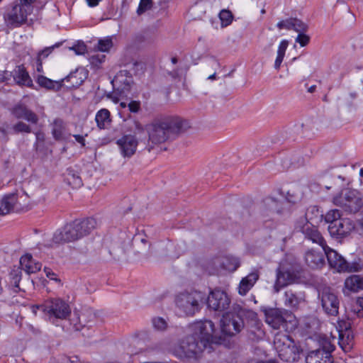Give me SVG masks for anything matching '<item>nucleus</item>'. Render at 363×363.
<instances>
[{"mask_svg": "<svg viewBox=\"0 0 363 363\" xmlns=\"http://www.w3.org/2000/svg\"><path fill=\"white\" fill-rule=\"evenodd\" d=\"M233 14L230 11L223 9L219 13V18L221 22V27L225 28L230 25L233 21Z\"/></svg>", "mask_w": 363, "mask_h": 363, "instance_id": "nucleus-34", "label": "nucleus"}, {"mask_svg": "<svg viewBox=\"0 0 363 363\" xmlns=\"http://www.w3.org/2000/svg\"><path fill=\"white\" fill-rule=\"evenodd\" d=\"M322 348L312 350L306 357V363H333L331 352L334 350L330 341L325 337L321 338Z\"/></svg>", "mask_w": 363, "mask_h": 363, "instance_id": "nucleus-13", "label": "nucleus"}, {"mask_svg": "<svg viewBox=\"0 0 363 363\" xmlns=\"http://www.w3.org/2000/svg\"><path fill=\"white\" fill-rule=\"evenodd\" d=\"M238 258L233 256H225L221 262V267L229 272H234L240 267Z\"/></svg>", "mask_w": 363, "mask_h": 363, "instance_id": "nucleus-31", "label": "nucleus"}, {"mask_svg": "<svg viewBox=\"0 0 363 363\" xmlns=\"http://www.w3.org/2000/svg\"><path fill=\"white\" fill-rule=\"evenodd\" d=\"M86 1L89 6L94 7L99 4V3L101 1V0H86Z\"/></svg>", "mask_w": 363, "mask_h": 363, "instance_id": "nucleus-57", "label": "nucleus"}, {"mask_svg": "<svg viewBox=\"0 0 363 363\" xmlns=\"http://www.w3.org/2000/svg\"><path fill=\"white\" fill-rule=\"evenodd\" d=\"M303 300L301 294H296L292 290H287L284 293V305L289 308H297L300 303Z\"/></svg>", "mask_w": 363, "mask_h": 363, "instance_id": "nucleus-29", "label": "nucleus"}, {"mask_svg": "<svg viewBox=\"0 0 363 363\" xmlns=\"http://www.w3.org/2000/svg\"><path fill=\"white\" fill-rule=\"evenodd\" d=\"M152 325L157 330L162 331L167 327L166 320L160 317H156L152 319Z\"/></svg>", "mask_w": 363, "mask_h": 363, "instance_id": "nucleus-38", "label": "nucleus"}, {"mask_svg": "<svg viewBox=\"0 0 363 363\" xmlns=\"http://www.w3.org/2000/svg\"><path fill=\"white\" fill-rule=\"evenodd\" d=\"M355 225L350 218H341L328 225L330 234L336 238H344L349 235L354 230Z\"/></svg>", "mask_w": 363, "mask_h": 363, "instance_id": "nucleus-17", "label": "nucleus"}, {"mask_svg": "<svg viewBox=\"0 0 363 363\" xmlns=\"http://www.w3.org/2000/svg\"><path fill=\"white\" fill-rule=\"evenodd\" d=\"M205 299L206 296L203 292L187 289L176 294L174 302L179 313L191 316L201 309Z\"/></svg>", "mask_w": 363, "mask_h": 363, "instance_id": "nucleus-3", "label": "nucleus"}, {"mask_svg": "<svg viewBox=\"0 0 363 363\" xmlns=\"http://www.w3.org/2000/svg\"><path fill=\"white\" fill-rule=\"evenodd\" d=\"M316 89V86L315 85H312L310 87L308 88V91L309 93H313Z\"/></svg>", "mask_w": 363, "mask_h": 363, "instance_id": "nucleus-63", "label": "nucleus"}, {"mask_svg": "<svg viewBox=\"0 0 363 363\" xmlns=\"http://www.w3.org/2000/svg\"><path fill=\"white\" fill-rule=\"evenodd\" d=\"M187 121L177 116H165L147 125L149 140L154 144H161L169 139L172 134H177L189 128Z\"/></svg>", "mask_w": 363, "mask_h": 363, "instance_id": "nucleus-2", "label": "nucleus"}, {"mask_svg": "<svg viewBox=\"0 0 363 363\" xmlns=\"http://www.w3.org/2000/svg\"><path fill=\"white\" fill-rule=\"evenodd\" d=\"M95 121L99 128H106L111 123L109 111L106 108L99 110L96 114Z\"/></svg>", "mask_w": 363, "mask_h": 363, "instance_id": "nucleus-30", "label": "nucleus"}, {"mask_svg": "<svg viewBox=\"0 0 363 363\" xmlns=\"http://www.w3.org/2000/svg\"><path fill=\"white\" fill-rule=\"evenodd\" d=\"M301 230L307 239L311 240L314 243L318 244L322 247V250L325 246H327L326 242L320 233L310 221H308L305 225H303Z\"/></svg>", "mask_w": 363, "mask_h": 363, "instance_id": "nucleus-19", "label": "nucleus"}, {"mask_svg": "<svg viewBox=\"0 0 363 363\" xmlns=\"http://www.w3.org/2000/svg\"><path fill=\"white\" fill-rule=\"evenodd\" d=\"M77 55H83L86 51V46L83 42H77L71 48Z\"/></svg>", "mask_w": 363, "mask_h": 363, "instance_id": "nucleus-41", "label": "nucleus"}, {"mask_svg": "<svg viewBox=\"0 0 363 363\" xmlns=\"http://www.w3.org/2000/svg\"><path fill=\"white\" fill-rule=\"evenodd\" d=\"M128 107L131 113H138L140 108V102L138 101H132L128 104Z\"/></svg>", "mask_w": 363, "mask_h": 363, "instance_id": "nucleus-47", "label": "nucleus"}, {"mask_svg": "<svg viewBox=\"0 0 363 363\" xmlns=\"http://www.w3.org/2000/svg\"><path fill=\"white\" fill-rule=\"evenodd\" d=\"M319 296L325 312L330 315H336L338 313L339 300L333 291L325 287L319 293Z\"/></svg>", "mask_w": 363, "mask_h": 363, "instance_id": "nucleus-15", "label": "nucleus"}, {"mask_svg": "<svg viewBox=\"0 0 363 363\" xmlns=\"http://www.w3.org/2000/svg\"><path fill=\"white\" fill-rule=\"evenodd\" d=\"M310 213H314L317 218L322 216V214L320 213L319 210L316 206L310 207L306 213V218L309 220H313V218L310 216Z\"/></svg>", "mask_w": 363, "mask_h": 363, "instance_id": "nucleus-44", "label": "nucleus"}, {"mask_svg": "<svg viewBox=\"0 0 363 363\" xmlns=\"http://www.w3.org/2000/svg\"><path fill=\"white\" fill-rule=\"evenodd\" d=\"M11 129L13 133L16 134L31 133L30 126L22 121H18V123L14 124L12 126Z\"/></svg>", "mask_w": 363, "mask_h": 363, "instance_id": "nucleus-35", "label": "nucleus"}, {"mask_svg": "<svg viewBox=\"0 0 363 363\" xmlns=\"http://www.w3.org/2000/svg\"><path fill=\"white\" fill-rule=\"evenodd\" d=\"M230 299L226 292L215 289L207 298L208 307L215 311L224 312L230 307Z\"/></svg>", "mask_w": 363, "mask_h": 363, "instance_id": "nucleus-14", "label": "nucleus"}, {"mask_svg": "<svg viewBox=\"0 0 363 363\" xmlns=\"http://www.w3.org/2000/svg\"><path fill=\"white\" fill-rule=\"evenodd\" d=\"M191 335L178 343L170 346L167 350L182 360L198 359L214 340V324L211 320L196 321L189 325Z\"/></svg>", "mask_w": 363, "mask_h": 363, "instance_id": "nucleus-1", "label": "nucleus"}, {"mask_svg": "<svg viewBox=\"0 0 363 363\" xmlns=\"http://www.w3.org/2000/svg\"><path fill=\"white\" fill-rule=\"evenodd\" d=\"M32 13L29 6L22 5L18 0L8 8L4 16V21L9 28H18L24 24L28 19V16Z\"/></svg>", "mask_w": 363, "mask_h": 363, "instance_id": "nucleus-9", "label": "nucleus"}, {"mask_svg": "<svg viewBox=\"0 0 363 363\" xmlns=\"http://www.w3.org/2000/svg\"><path fill=\"white\" fill-rule=\"evenodd\" d=\"M289 45V41L287 40H282L278 46L277 57L274 62V68L279 69L281 65L285 56L286 50Z\"/></svg>", "mask_w": 363, "mask_h": 363, "instance_id": "nucleus-32", "label": "nucleus"}, {"mask_svg": "<svg viewBox=\"0 0 363 363\" xmlns=\"http://www.w3.org/2000/svg\"><path fill=\"white\" fill-rule=\"evenodd\" d=\"M345 288L350 292H358L363 289V277L359 275H351L345 281Z\"/></svg>", "mask_w": 363, "mask_h": 363, "instance_id": "nucleus-28", "label": "nucleus"}, {"mask_svg": "<svg viewBox=\"0 0 363 363\" xmlns=\"http://www.w3.org/2000/svg\"><path fill=\"white\" fill-rule=\"evenodd\" d=\"M69 184H72L74 187H79L82 185V181L79 176L72 175L71 178H67Z\"/></svg>", "mask_w": 363, "mask_h": 363, "instance_id": "nucleus-46", "label": "nucleus"}, {"mask_svg": "<svg viewBox=\"0 0 363 363\" xmlns=\"http://www.w3.org/2000/svg\"><path fill=\"white\" fill-rule=\"evenodd\" d=\"M31 311L34 315H37L38 311H41L50 320L66 319L71 313L69 304L60 298H51L45 301L43 304L33 305Z\"/></svg>", "mask_w": 363, "mask_h": 363, "instance_id": "nucleus-5", "label": "nucleus"}, {"mask_svg": "<svg viewBox=\"0 0 363 363\" xmlns=\"http://www.w3.org/2000/svg\"><path fill=\"white\" fill-rule=\"evenodd\" d=\"M356 99V94L355 93H350L348 96H347L345 99L346 101V103L350 106V103L352 100Z\"/></svg>", "mask_w": 363, "mask_h": 363, "instance_id": "nucleus-55", "label": "nucleus"}, {"mask_svg": "<svg viewBox=\"0 0 363 363\" xmlns=\"http://www.w3.org/2000/svg\"><path fill=\"white\" fill-rule=\"evenodd\" d=\"M29 203V196L23 189L6 194L0 201V216L24 211L28 208Z\"/></svg>", "mask_w": 363, "mask_h": 363, "instance_id": "nucleus-7", "label": "nucleus"}, {"mask_svg": "<svg viewBox=\"0 0 363 363\" xmlns=\"http://www.w3.org/2000/svg\"><path fill=\"white\" fill-rule=\"evenodd\" d=\"M304 259L307 265L312 269L321 268L325 264L323 250H308L305 254Z\"/></svg>", "mask_w": 363, "mask_h": 363, "instance_id": "nucleus-21", "label": "nucleus"}, {"mask_svg": "<svg viewBox=\"0 0 363 363\" xmlns=\"http://www.w3.org/2000/svg\"><path fill=\"white\" fill-rule=\"evenodd\" d=\"M11 73L13 80L17 84L27 86H32V79L23 65L16 66Z\"/></svg>", "mask_w": 363, "mask_h": 363, "instance_id": "nucleus-26", "label": "nucleus"}, {"mask_svg": "<svg viewBox=\"0 0 363 363\" xmlns=\"http://www.w3.org/2000/svg\"><path fill=\"white\" fill-rule=\"evenodd\" d=\"M88 72L84 67H77L74 71L70 72L63 81L69 82L70 87H78L87 78Z\"/></svg>", "mask_w": 363, "mask_h": 363, "instance_id": "nucleus-24", "label": "nucleus"}, {"mask_svg": "<svg viewBox=\"0 0 363 363\" xmlns=\"http://www.w3.org/2000/svg\"><path fill=\"white\" fill-rule=\"evenodd\" d=\"M104 58H105V56L103 55H92L90 58L91 60V63H95V62H99V63H101L102 62H104Z\"/></svg>", "mask_w": 363, "mask_h": 363, "instance_id": "nucleus-51", "label": "nucleus"}, {"mask_svg": "<svg viewBox=\"0 0 363 363\" xmlns=\"http://www.w3.org/2000/svg\"><path fill=\"white\" fill-rule=\"evenodd\" d=\"M264 315L266 323L274 330L291 333L298 325L296 316L285 309L267 308L264 310Z\"/></svg>", "mask_w": 363, "mask_h": 363, "instance_id": "nucleus-4", "label": "nucleus"}, {"mask_svg": "<svg viewBox=\"0 0 363 363\" xmlns=\"http://www.w3.org/2000/svg\"><path fill=\"white\" fill-rule=\"evenodd\" d=\"M245 314V310L238 306H233L230 311L224 313L220 320L222 333L231 336L240 332L244 326L242 316Z\"/></svg>", "mask_w": 363, "mask_h": 363, "instance_id": "nucleus-8", "label": "nucleus"}, {"mask_svg": "<svg viewBox=\"0 0 363 363\" xmlns=\"http://www.w3.org/2000/svg\"><path fill=\"white\" fill-rule=\"evenodd\" d=\"M324 256H326L330 267L338 272H352L359 270L357 266L354 264L347 262L344 257L337 251L325 246L323 249Z\"/></svg>", "mask_w": 363, "mask_h": 363, "instance_id": "nucleus-12", "label": "nucleus"}, {"mask_svg": "<svg viewBox=\"0 0 363 363\" xmlns=\"http://www.w3.org/2000/svg\"><path fill=\"white\" fill-rule=\"evenodd\" d=\"M36 71L38 73L43 72V65L40 59L37 58V62H36Z\"/></svg>", "mask_w": 363, "mask_h": 363, "instance_id": "nucleus-56", "label": "nucleus"}, {"mask_svg": "<svg viewBox=\"0 0 363 363\" xmlns=\"http://www.w3.org/2000/svg\"><path fill=\"white\" fill-rule=\"evenodd\" d=\"M152 6V0H140L137 9V13L141 15L146 11L150 9Z\"/></svg>", "mask_w": 363, "mask_h": 363, "instance_id": "nucleus-39", "label": "nucleus"}, {"mask_svg": "<svg viewBox=\"0 0 363 363\" xmlns=\"http://www.w3.org/2000/svg\"><path fill=\"white\" fill-rule=\"evenodd\" d=\"M265 202L267 205L271 206L272 209H273L274 207H275L274 210H276L277 206L278 205V201L277 200L272 198H269L266 199Z\"/></svg>", "mask_w": 363, "mask_h": 363, "instance_id": "nucleus-54", "label": "nucleus"}, {"mask_svg": "<svg viewBox=\"0 0 363 363\" xmlns=\"http://www.w3.org/2000/svg\"><path fill=\"white\" fill-rule=\"evenodd\" d=\"M79 236L74 221L67 224L64 228L57 230L53 235L52 242L56 244L73 242L79 240Z\"/></svg>", "mask_w": 363, "mask_h": 363, "instance_id": "nucleus-16", "label": "nucleus"}, {"mask_svg": "<svg viewBox=\"0 0 363 363\" xmlns=\"http://www.w3.org/2000/svg\"><path fill=\"white\" fill-rule=\"evenodd\" d=\"M52 137L56 140H67L70 136L67 133L66 125L60 118H55L50 124Z\"/></svg>", "mask_w": 363, "mask_h": 363, "instance_id": "nucleus-23", "label": "nucleus"}, {"mask_svg": "<svg viewBox=\"0 0 363 363\" xmlns=\"http://www.w3.org/2000/svg\"><path fill=\"white\" fill-rule=\"evenodd\" d=\"M35 139H36L35 145H36V150H38V143H44L45 139V136L44 133H43L41 131L35 132Z\"/></svg>", "mask_w": 363, "mask_h": 363, "instance_id": "nucleus-49", "label": "nucleus"}, {"mask_svg": "<svg viewBox=\"0 0 363 363\" xmlns=\"http://www.w3.org/2000/svg\"><path fill=\"white\" fill-rule=\"evenodd\" d=\"M255 363H278V362L275 360L269 359V360H266V361L259 360V361L256 362Z\"/></svg>", "mask_w": 363, "mask_h": 363, "instance_id": "nucleus-61", "label": "nucleus"}, {"mask_svg": "<svg viewBox=\"0 0 363 363\" xmlns=\"http://www.w3.org/2000/svg\"><path fill=\"white\" fill-rule=\"evenodd\" d=\"M70 361L72 363H78L79 362V359L77 356H74L70 358Z\"/></svg>", "mask_w": 363, "mask_h": 363, "instance_id": "nucleus-62", "label": "nucleus"}, {"mask_svg": "<svg viewBox=\"0 0 363 363\" xmlns=\"http://www.w3.org/2000/svg\"><path fill=\"white\" fill-rule=\"evenodd\" d=\"M300 267L296 260L292 257H288L281 262L277 269V279L274 289L278 293L281 288L291 283L297 277Z\"/></svg>", "mask_w": 363, "mask_h": 363, "instance_id": "nucleus-6", "label": "nucleus"}, {"mask_svg": "<svg viewBox=\"0 0 363 363\" xmlns=\"http://www.w3.org/2000/svg\"><path fill=\"white\" fill-rule=\"evenodd\" d=\"M257 271H253L243 277L238 285V292L240 296H245L259 279Z\"/></svg>", "mask_w": 363, "mask_h": 363, "instance_id": "nucleus-22", "label": "nucleus"}, {"mask_svg": "<svg viewBox=\"0 0 363 363\" xmlns=\"http://www.w3.org/2000/svg\"><path fill=\"white\" fill-rule=\"evenodd\" d=\"M72 324L75 330H81L83 328V326L80 323H74V319L72 320Z\"/></svg>", "mask_w": 363, "mask_h": 363, "instance_id": "nucleus-58", "label": "nucleus"}, {"mask_svg": "<svg viewBox=\"0 0 363 363\" xmlns=\"http://www.w3.org/2000/svg\"><path fill=\"white\" fill-rule=\"evenodd\" d=\"M341 218V213L340 211L337 209L329 211L325 216V220L329 223V225L340 220Z\"/></svg>", "mask_w": 363, "mask_h": 363, "instance_id": "nucleus-37", "label": "nucleus"}, {"mask_svg": "<svg viewBox=\"0 0 363 363\" xmlns=\"http://www.w3.org/2000/svg\"><path fill=\"white\" fill-rule=\"evenodd\" d=\"M143 130V128L141 124H140L138 122H135V131L137 133H140Z\"/></svg>", "mask_w": 363, "mask_h": 363, "instance_id": "nucleus-60", "label": "nucleus"}, {"mask_svg": "<svg viewBox=\"0 0 363 363\" xmlns=\"http://www.w3.org/2000/svg\"><path fill=\"white\" fill-rule=\"evenodd\" d=\"M73 137L74 138L75 140L82 145V147L85 146L84 136L81 135H73Z\"/></svg>", "mask_w": 363, "mask_h": 363, "instance_id": "nucleus-53", "label": "nucleus"}, {"mask_svg": "<svg viewBox=\"0 0 363 363\" xmlns=\"http://www.w3.org/2000/svg\"><path fill=\"white\" fill-rule=\"evenodd\" d=\"M360 230L363 234V219L360 221Z\"/></svg>", "mask_w": 363, "mask_h": 363, "instance_id": "nucleus-64", "label": "nucleus"}, {"mask_svg": "<svg viewBox=\"0 0 363 363\" xmlns=\"http://www.w3.org/2000/svg\"><path fill=\"white\" fill-rule=\"evenodd\" d=\"M10 276L11 279V282L13 284L14 287L18 288V284L21 279V272L18 269H13L11 271Z\"/></svg>", "mask_w": 363, "mask_h": 363, "instance_id": "nucleus-42", "label": "nucleus"}, {"mask_svg": "<svg viewBox=\"0 0 363 363\" xmlns=\"http://www.w3.org/2000/svg\"><path fill=\"white\" fill-rule=\"evenodd\" d=\"M333 203L350 213L357 212L363 205L359 193L352 189L342 191L339 196L333 199Z\"/></svg>", "mask_w": 363, "mask_h": 363, "instance_id": "nucleus-11", "label": "nucleus"}, {"mask_svg": "<svg viewBox=\"0 0 363 363\" xmlns=\"http://www.w3.org/2000/svg\"><path fill=\"white\" fill-rule=\"evenodd\" d=\"M113 36H107L100 39L98 42L97 48L101 52H109L113 46Z\"/></svg>", "mask_w": 363, "mask_h": 363, "instance_id": "nucleus-33", "label": "nucleus"}, {"mask_svg": "<svg viewBox=\"0 0 363 363\" xmlns=\"http://www.w3.org/2000/svg\"><path fill=\"white\" fill-rule=\"evenodd\" d=\"M291 18H287L286 20H283L279 21L277 26L279 30L286 29V30H291Z\"/></svg>", "mask_w": 363, "mask_h": 363, "instance_id": "nucleus-45", "label": "nucleus"}, {"mask_svg": "<svg viewBox=\"0 0 363 363\" xmlns=\"http://www.w3.org/2000/svg\"><path fill=\"white\" fill-rule=\"evenodd\" d=\"M310 40L308 35H306L305 33H300L298 34L296 42L299 43L301 47L306 46Z\"/></svg>", "mask_w": 363, "mask_h": 363, "instance_id": "nucleus-43", "label": "nucleus"}, {"mask_svg": "<svg viewBox=\"0 0 363 363\" xmlns=\"http://www.w3.org/2000/svg\"><path fill=\"white\" fill-rule=\"evenodd\" d=\"M79 238H82L94 230L96 227V220L93 218H87L83 220H74Z\"/></svg>", "mask_w": 363, "mask_h": 363, "instance_id": "nucleus-25", "label": "nucleus"}, {"mask_svg": "<svg viewBox=\"0 0 363 363\" xmlns=\"http://www.w3.org/2000/svg\"><path fill=\"white\" fill-rule=\"evenodd\" d=\"M142 363H172V361L164 359L162 361H147Z\"/></svg>", "mask_w": 363, "mask_h": 363, "instance_id": "nucleus-59", "label": "nucleus"}, {"mask_svg": "<svg viewBox=\"0 0 363 363\" xmlns=\"http://www.w3.org/2000/svg\"><path fill=\"white\" fill-rule=\"evenodd\" d=\"M37 82L40 86L47 89H52L54 86L53 82L43 75H39L37 77Z\"/></svg>", "mask_w": 363, "mask_h": 363, "instance_id": "nucleus-40", "label": "nucleus"}, {"mask_svg": "<svg viewBox=\"0 0 363 363\" xmlns=\"http://www.w3.org/2000/svg\"><path fill=\"white\" fill-rule=\"evenodd\" d=\"M116 144L119 147L121 155L123 157H130L136 152L138 141L134 135H125L118 139Z\"/></svg>", "mask_w": 363, "mask_h": 363, "instance_id": "nucleus-18", "label": "nucleus"}, {"mask_svg": "<svg viewBox=\"0 0 363 363\" xmlns=\"http://www.w3.org/2000/svg\"><path fill=\"white\" fill-rule=\"evenodd\" d=\"M291 30H294L298 33H305L307 30L308 26L302 21L298 18H291Z\"/></svg>", "mask_w": 363, "mask_h": 363, "instance_id": "nucleus-36", "label": "nucleus"}, {"mask_svg": "<svg viewBox=\"0 0 363 363\" xmlns=\"http://www.w3.org/2000/svg\"><path fill=\"white\" fill-rule=\"evenodd\" d=\"M22 5L29 6L30 8V12L33 11V4L38 0H18Z\"/></svg>", "mask_w": 363, "mask_h": 363, "instance_id": "nucleus-52", "label": "nucleus"}, {"mask_svg": "<svg viewBox=\"0 0 363 363\" xmlns=\"http://www.w3.org/2000/svg\"><path fill=\"white\" fill-rule=\"evenodd\" d=\"M11 113L18 119H24L28 122L36 124L38 121V116L27 106L22 104L15 105L11 110Z\"/></svg>", "mask_w": 363, "mask_h": 363, "instance_id": "nucleus-20", "label": "nucleus"}, {"mask_svg": "<svg viewBox=\"0 0 363 363\" xmlns=\"http://www.w3.org/2000/svg\"><path fill=\"white\" fill-rule=\"evenodd\" d=\"M55 47V45L45 48L38 53V59L41 60L42 57L45 58L48 57L52 52Z\"/></svg>", "mask_w": 363, "mask_h": 363, "instance_id": "nucleus-48", "label": "nucleus"}, {"mask_svg": "<svg viewBox=\"0 0 363 363\" xmlns=\"http://www.w3.org/2000/svg\"><path fill=\"white\" fill-rule=\"evenodd\" d=\"M44 272L46 276L51 280H55L56 281H59V279L57 277V274L54 273L50 268L45 267Z\"/></svg>", "mask_w": 363, "mask_h": 363, "instance_id": "nucleus-50", "label": "nucleus"}, {"mask_svg": "<svg viewBox=\"0 0 363 363\" xmlns=\"http://www.w3.org/2000/svg\"><path fill=\"white\" fill-rule=\"evenodd\" d=\"M20 265L27 274L36 273L42 267L41 263L34 260L30 254H26L21 257Z\"/></svg>", "mask_w": 363, "mask_h": 363, "instance_id": "nucleus-27", "label": "nucleus"}, {"mask_svg": "<svg viewBox=\"0 0 363 363\" xmlns=\"http://www.w3.org/2000/svg\"><path fill=\"white\" fill-rule=\"evenodd\" d=\"M281 331L274 335V346L279 357L284 362H291L296 359L295 347L290 336Z\"/></svg>", "mask_w": 363, "mask_h": 363, "instance_id": "nucleus-10", "label": "nucleus"}]
</instances>
